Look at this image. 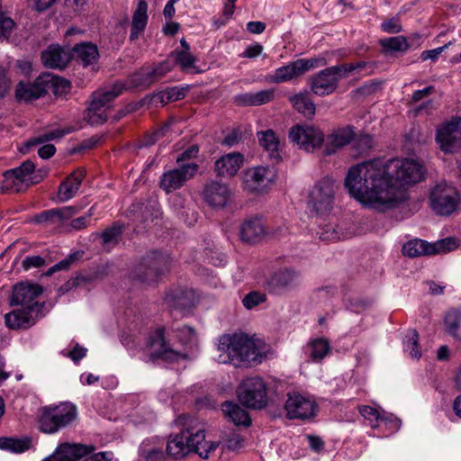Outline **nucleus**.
Here are the masks:
<instances>
[{
  "instance_id": "nucleus-1",
  "label": "nucleus",
  "mask_w": 461,
  "mask_h": 461,
  "mask_svg": "<svg viewBox=\"0 0 461 461\" xmlns=\"http://www.w3.org/2000/svg\"><path fill=\"white\" fill-rule=\"evenodd\" d=\"M425 172L415 159H375L350 167L345 186L356 200L384 211L406 200L404 187L422 181Z\"/></svg>"
},
{
  "instance_id": "nucleus-36",
  "label": "nucleus",
  "mask_w": 461,
  "mask_h": 461,
  "mask_svg": "<svg viewBox=\"0 0 461 461\" xmlns=\"http://www.w3.org/2000/svg\"><path fill=\"white\" fill-rule=\"evenodd\" d=\"M431 248V243L415 239L403 245L402 253L409 258L430 256L432 251Z\"/></svg>"
},
{
  "instance_id": "nucleus-33",
  "label": "nucleus",
  "mask_w": 461,
  "mask_h": 461,
  "mask_svg": "<svg viewBox=\"0 0 461 461\" xmlns=\"http://www.w3.org/2000/svg\"><path fill=\"white\" fill-rule=\"evenodd\" d=\"M148 4L145 0H140L133 13L130 39L136 40L144 31L148 22Z\"/></svg>"
},
{
  "instance_id": "nucleus-17",
  "label": "nucleus",
  "mask_w": 461,
  "mask_h": 461,
  "mask_svg": "<svg viewBox=\"0 0 461 461\" xmlns=\"http://www.w3.org/2000/svg\"><path fill=\"white\" fill-rule=\"evenodd\" d=\"M94 450L92 446L66 442L59 444L54 453L42 461H78Z\"/></svg>"
},
{
  "instance_id": "nucleus-32",
  "label": "nucleus",
  "mask_w": 461,
  "mask_h": 461,
  "mask_svg": "<svg viewBox=\"0 0 461 461\" xmlns=\"http://www.w3.org/2000/svg\"><path fill=\"white\" fill-rule=\"evenodd\" d=\"M221 411L226 418L232 421L235 425H242L248 427L251 424L249 413L239 404L233 402H224L221 404Z\"/></svg>"
},
{
  "instance_id": "nucleus-23",
  "label": "nucleus",
  "mask_w": 461,
  "mask_h": 461,
  "mask_svg": "<svg viewBox=\"0 0 461 461\" xmlns=\"http://www.w3.org/2000/svg\"><path fill=\"white\" fill-rule=\"evenodd\" d=\"M149 345L152 348H158V351L151 354L153 360L161 357L166 360L177 361L180 358L185 357L184 354L172 350L167 344L164 336V329H158L156 330L155 335L150 339Z\"/></svg>"
},
{
  "instance_id": "nucleus-20",
  "label": "nucleus",
  "mask_w": 461,
  "mask_h": 461,
  "mask_svg": "<svg viewBox=\"0 0 461 461\" xmlns=\"http://www.w3.org/2000/svg\"><path fill=\"white\" fill-rule=\"evenodd\" d=\"M41 317L40 312L22 307L5 315V323L10 330H27L33 326Z\"/></svg>"
},
{
  "instance_id": "nucleus-46",
  "label": "nucleus",
  "mask_w": 461,
  "mask_h": 461,
  "mask_svg": "<svg viewBox=\"0 0 461 461\" xmlns=\"http://www.w3.org/2000/svg\"><path fill=\"white\" fill-rule=\"evenodd\" d=\"M35 169L34 163L28 159L24 161L20 167L13 168V171L21 178L22 183L28 186L33 183L32 174Z\"/></svg>"
},
{
  "instance_id": "nucleus-37",
  "label": "nucleus",
  "mask_w": 461,
  "mask_h": 461,
  "mask_svg": "<svg viewBox=\"0 0 461 461\" xmlns=\"http://www.w3.org/2000/svg\"><path fill=\"white\" fill-rule=\"evenodd\" d=\"M299 274L292 268H283L274 273L270 285L275 288H286L293 285L298 279Z\"/></svg>"
},
{
  "instance_id": "nucleus-6",
  "label": "nucleus",
  "mask_w": 461,
  "mask_h": 461,
  "mask_svg": "<svg viewBox=\"0 0 461 461\" xmlns=\"http://www.w3.org/2000/svg\"><path fill=\"white\" fill-rule=\"evenodd\" d=\"M237 393L240 402L247 408L260 410L267 403V384L260 377L244 379Z\"/></svg>"
},
{
  "instance_id": "nucleus-19",
  "label": "nucleus",
  "mask_w": 461,
  "mask_h": 461,
  "mask_svg": "<svg viewBox=\"0 0 461 461\" xmlns=\"http://www.w3.org/2000/svg\"><path fill=\"white\" fill-rule=\"evenodd\" d=\"M172 69V67L168 60H165L159 63L153 68H141L140 71L133 74L128 81L129 86H149L154 81L158 80L164 77L167 72Z\"/></svg>"
},
{
  "instance_id": "nucleus-3",
  "label": "nucleus",
  "mask_w": 461,
  "mask_h": 461,
  "mask_svg": "<svg viewBox=\"0 0 461 461\" xmlns=\"http://www.w3.org/2000/svg\"><path fill=\"white\" fill-rule=\"evenodd\" d=\"M218 443L205 440L204 430L187 427L179 433L169 436L167 443V456L175 460L186 456L190 452L198 454L202 458H208Z\"/></svg>"
},
{
  "instance_id": "nucleus-42",
  "label": "nucleus",
  "mask_w": 461,
  "mask_h": 461,
  "mask_svg": "<svg viewBox=\"0 0 461 461\" xmlns=\"http://www.w3.org/2000/svg\"><path fill=\"white\" fill-rule=\"evenodd\" d=\"M97 104V100H91L85 115V120L91 125L103 124L108 118V111Z\"/></svg>"
},
{
  "instance_id": "nucleus-31",
  "label": "nucleus",
  "mask_w": 461,
  "mask_h": 461,
  "mask_svg": "<svg viewBox=\"0 0 461 461\" xmlns=\"http://www.w3.org/2000/svg\"><path fill=\"white\" fill-rule=\"evenodd\" d=\"M167 303L178 309H187L194 306L196 297L193 290L176 289L166 296Z\"/></svg>"
},
{
  "instance_id": "nucleus-57",
  "label": "nucleus",
  "mask_w": 461,
  "mask_h": 461,
  "mask_svg": "<svg viewBox=\"0 0 461 461\" xmlns=\"http://www.w3.org/2000/svg\"><path fill=\"white\" fill-rule=\"evenodd\" d=\"M373 146V140L368 134L360 135L354 142V148L359 154L368 151Z\"/></svg>"
},
{
  "instance_id": "nucleus-40",
  "label": "nucleus",
  "mask_w": 461,
  "mask_h": 461,
  "mask_svg": "<svg viewBox=\"0 0 461 461\" xmlns=\"http://www.w3.org/2000/svg\"><path fill=\"white\" fill-rule=\"evenodd\" d=\"M294 108L306 117L315 114V104L306 93L296 94L290 97Z\"/></svg>"
},
{
  "instance_id": "nucleus-8",
  "label": "nucleus",
  "mask_w": 461,
  "mask_h": 461,
  "mask_svg": "<svg viewBox=\"0 0 461 461\" xmlns=\"http://www.w3.org/2000/svg\"><path fill=\"white\" fill-rule=\"evenodd\" d=\"M344 78L340 64L326 68L310 77L311 90L319 96L329 95L336 91L339 82Z\"/></svg>"
},
{
  "instance_id": "nucleus-51",
  "label": "nucleus",
  "mask_w": 461,
  "mask_h": 461,
  "mask_svg": "<svg viewBox=\"0 0 461 461\" xmlns=\"http://www.w3.org/2000/svg\"><path fill=\"white\" fill-rule=\"evenodd\" d=\"M340 67L342 68L345 78H347L351 74L359 73L367 68H370L371 70L373 69L372 64L364 60L352 63H341Z\"/></svg>"
},
{
  "instance_id": "nucleus-43",
  "label": "nucleus",
  "mask_w": 461,
  "mask_h": 461,
  "mask_svg": "<svg viewBox=\"0 0 461 461\" xmlns=\"http://www.w3.org/2000/svg\"><path fill=\"white\" fill-rule=\"evenodd\" d=\"M25 185L22 183L21 178L13 171V169L5 171L2 176L0 182V192H14L18 193L23 189Z\"/></svg>"
},
{
  "instance_id": "nucleus-15",
  "label": "nucleus",
  "mask_w": 461,
  "mask_h": 461,
  "mask_svg": "<svg viewBox=\"0 0 461 461\" xmlns=\"http://www.w3.org/2000/svg\"><path fill=\"white\" fill-rule=\"evenodd\" d=\"M198 171V165L194 162L180 166L178 168L165 172L160 179V187L169 194L181 188L188 180L193 178Z\"/></svg>"
},
{
  "instance_id": "nucleus-12",
  "label": "nucleus",
  "mask_w": 461,
  "mask_h": 461,
  "mask_svg": "<svg viewBox=\"0 0 461 461\" xmlns=\"http://www.w3.org/2000/svg\"><path fill=\"white\" fill-rule=\"evenodd\" d=\"M289 139L299 149L307 152H313L322 145L324 134L318 128L312 125H295L289 131Z\"/></svg>"
},
{
  "instance_id": "nucleus-63",
  "label": "nucleus",
  "mask_w": 461,
  "mask_h": 461,
  "mask_svg": "<svg viewBox=\"0 0 461 461\" xmlns=\"http://www.w3.org/2000/svg\"><path fill=\"white\" fill-rule=\"evenodd\" d=\"M262 50H263L262 45H260L258 43H255V44H252V45H249L247 47V49L245 50V51L242 54V57L253 59V58L259 56L261 54Z\"/></svg>"
},
{
  "instance_id": "nucleus-26",
  "label": "nucleus",
  "mask_w": 461,
  "mask_h": 461,
  "mask_svg": "<svg viewBox=\"0 0 461 461\" xmlns=\"http://www.w3.org/2000/svg\"><path fill=\"white\" fill-rule=\"evenodd\" d=\"M85 176L86 170L83 168L74 171L69 176H68L59 187V200L64 203L73 198L77 194Z\"/></svg>"
},
{
  "instance_id": "nucleus-55",
  "label": "nucleus",
  "mask_w": 461,
  "mask_h": 461,
  "mask_svg": "<svg viewBox=\"0 0 461 461\" xmlns=\"http://www.w3.org/2000/svg\"><path fill=\"white\" fill-rule=\"evenodd\" d=\"M81 209L82 207L78 206H65L55 209L57 222L71 219L74 215L78 213Z\"/></svg>"
},
{
  "instance_id": "nucleus-14",
  "label": "nucleus",
  "mask_w": 461,
  "mask_h": 461,
  "mask_svg": "<svg viewBox=\"0 0 461 461\" xmlns=\"http://www.w3.org/2000/svg\"><path fill=\"white\" fill-rule=\"evenodd\" d=\"M436 141L443 152L454 153L461 144V118L441 124L437 130Z\"/></svg>"
},
{
  "instance_id": "nucleus-38",
  "label": "nucleus",
  "mask_w": 461,
  "mask_h": 461,
  "mask_svg": "<svg viewBox=\"0 0 461 461\" xmlns=\"http://www.w3.org/2000/svg\"><path fill=\"white\" fill-rule=\"evenodd\" d=\"M307 350L311 359L314 362L321 361L328 354L330 353L331 347L328 339L319 338L311 340L307 345Z\"/></svg>"
},
{
  "instance_id": "nucleus-30",
  "label": "nucleus",
  "mask_w": 461,
  "mask_h": 461,
  "mask_svg": "<svg viewBox=\"0 0 461 461\" xmlns=\"http://www.w3.org/2000/svg\"><path fill=\"white\" fill-rule=\"evenodd\" d=\"M273 89L261 90L256 93H244L234 97L235 102L240 105L258 106L269 103L274 99Z\"/></svg>"
},
{
  "instance_id": "nucleus-2",
  "label": "nucleus",
  "mask_w": 461,
  "mask_h": 461,
  "mask_svg": "<svg viewBox=\"0 0 461 461\" xmlns=\"http://www.w3.org/2000/svg\"><path fill=\"white\" fill-rule=\"evenodd\" d=\"M218 350L226 354L224 357L220 355L219 362L230 363L236 367L257 366L264 357L260 341L252 339L245 334L221 336Z\"/></svg>"
},
{
  "instance_id": "nucleus-21",
  "label": "nucleus",
  "mask_w": 461,
  "mask_h": 461,
  "mask_svg": "<svg viewBox=\"0 0 461 461\" xmlns=\"http://www.w3.org/2000/svg\"><path fill=\"white\" fill-rule=\"evenodd\" d=\"M244 157L240 152L228 153L214 163V170L219 176L230 178L234 176L243 165Z\"/></svg>"
},
{
  "instance_id": "nucleus-49",
  "label": "nucleus",
  "mask_w": 461,
  "mask_h": 461,
  "mask_svg": "<svg viewBox=\"0 0 461 461\" xmlns=\"http://www.w3.org/2000/svg\"><path fill=\"white\" fill-rule=\"evenodd\" d=\"M381 45L393 51H404L409 48L407 40L402 36H396L381 40Z\"/></svg>"
},
{
  "instance_id": "nucleus-64",
  "label": "nucleus",
  "mask_w": 461,
  "mask_h": 461,
  "mask_svg": "<svg viewBox=\"0 0 461 461\" xmlns=\"http://www.w3.org/2000/svg\"><path fill=\"white\" fill-rule=\"evenodd\" d=\"M86 348L77 345L72 350L68 353V357H70L75 363L81 360L86 354Z\"/></svg>"
},
{
  "instance_id": "nucleus-11",
  "label": "nucleus",
  "mask_w": 461,
  "mask_h": 461,
  "mask_svg": "<svg viewBox=\"0 0 461 461\" xmlns=\"http://www.w3.org/2000/svg\"><path fill=\"white\" fill-rule=\"evenodd\" d=\"M325 64L326 59L323 58L296 59L295 61L276 68L275 73L271 76L270 81L276 84L291 81L303 76L310 69L324 66Z\"/></svg>"
},
{
  "instance_id": "nucleus-47",
  "label": "nucleus",
  "mask_w": 461,
  "mask_h": 461,
  "mask_svg": "<svg viewBox=\"0 0 461 461\" xmlns=\"http://www.w3.org/2000/svg\"><path fill=\"white\" fill-rule=\"evenodd\" d=\"M404 348L410 351V356L412 358L419 359L421 356L419 350V334L415 330L407 331L406 339L404 340Z\"/></svg>"
},
{
  "instance_id": "nucleus-59",
  "label": "nucleus",
  "mask_w": 461,
  "mask_h": 461,
  "mask_svg": "<svg viewBox=\"0 0 461 461\" xmlns=\"http://www.w3.org/2000/svg\"><path fill=\"white\" fill-rule=\"evenodd\" d=\"M82 254L83 252L81 251H77L75 253L70 254L68 258L55 264L54 269H59V271L68 269L72 266V264H74L82 257Z\"/></svg>"
},
{
  "instance_id": "nucleus-44",
  "label": "nucleus",
  "mask_w": 461,
  "mask_h": 461,
  "mask_svg": "<svg viewBox=\"0 0 461 461\" xmlns=\"http://www.w3.org/2000/svg\"><path fill=\"white\" fill-rule=\"evenodd\" d=\"M258 140L260 146L269 152L270 157L276 158L278 156L279 140L272 130L261 131L258 136Z\"/></svg>"
},
{
  "instance_id": "nucleus-28",
  "label": "nucleus",
  "mask_w": 461,
  "mask_h": 461,
  "mask_svg": "<svg viewBox=\"0 0 461 461\" xmlns=\"http://www.w3.org/2000/svg\"><path fill=\"white\" fill-rule=\"evenodd\" d=\"M45 95L44 82L41 81V76L33 84L20 82L15 90V96L18 100L30 102L38 99Z\"/></svg>"
},
{
  "instance_id": "nucleus-56",
  "label": "nucleus",
  "mask_w": 461,
  "mask_h": 461,
  "mask_svg": "<svg viewBox=\"0 0 461 461\" xmlns=\"http://www.w3.org/2000/svg\"><path fill=\"white\" fill-rule=\"evenodd\" d=\"M89 223L87 217L80 216L71 220L68 223L64 224L63 228L67 232H72L87 228Z\"/></svg>"
},
{
  "instance_id": "nucleus-62",
  "label": "nucleus",
  "mask_w": 461,
  "mask_h": 461,
  "mask_svg": "<svg viewBox=\"0 0 461 461\" xmlns=\"http://www.w3.org/2000/svg\"><path fill=\"white\" fill-rule=\"evenodd\" d=\"M199 152V148L197 145H192L190 148H188L186 150L182 152L177 158H176V163L180 164L183 161L186 159H190L193 158H195Z\"/></svg>"
},
{
  "instance_id": "nucleus-53",
  "label": "nucleus",
  "mask_w": 461,
  "mask_h": 461,
  "mask_svg": "<svg viewBox=\"0 0 461 461\" xmlns=\"http://www.w3.org/2000/svg\"><path fill=\"white\" fill-rule=\"evenodd\" d=\"M266 300L267 296L265 294L253 291L244 296L242 299V303L246 309L251 310L252 308L264 303Z\"/></svg>"
},
{
  "instance_id": "nucleus-34",
  "label": "nucleus",
  "mask_w": 461,
  "mask_h": 461,
  "mask_svg": "<svg viewBox=\"0 0 461 461\" xmlns=\"http://www.w3.org/2000/svg\"><path fill=\"white\" fill-rule=\"evenodd\" d=\"M32 447V439L30 437H1L0 449L14 454H22Z\"/></svg>"
},
{
  "instance_id": "nucleus-13",
  "label": "nucleus",
  "mask_w": 461,
  "mask_h": 461,
  "mask_svg": "<svg viewBox=\"0 0 461 461\" xmlns=\"http://www.w3.org/2000/svg\"><path fill=\"white\" fill-rule=\"evenodd\" d=\"M42 294V288L37 284L20 283L14 288L10 299L11 305H21L32 311L40 312L43 304L38 302V297Z\"/></svg>"
},
{
  "instance_id": "nucleus-60",
  "label": "nucleus",
  "mask_w": 461,
  "mask_h": 461,
  "mask_svg": "<svg viewBox=\"0 0 461 461\" xmlns=\"http://www.w3.org/2000/svg\"><path fill=\"white\" fill-rule=\"evenodd\" d=\"M381 27L384 32L387 33H397L402 31V25L400 23L399 19L397 18H392L387 21H384Z\"/></svg>"
},
{
  "instance_id": "nucleus-45",
  "label": "nucleus",
  "mask_w": 461,
  "mask_h": 461,
  "mask_svg": "<svg viewBox=\"0 0 461 461\" xmlns=\"http://www.w3.org/2000/svg\"><path fill=\"white\" fill-rule=\"evenodd\" d=\"M140 455L146 461H166L167 452L164 453L160 447L151 446L149 441H144L140 447Z\"/></svg>"
},
{
  "instance_id": "nucleus-27",
  "label": "nucleus",
  "mask_w": 461,
  "mask_h": 461,
  "mask_svg": "<svg viewBox=\"0 0 461 461\" xmlns=\"http://www.w3.org/2000/svg\"><path fill=\"white\" fill-rule=\"evenodd\" d=\"M265 234V227L258 218L249 219L240 225V235L243 242L257 243Z\"/></svg>"
},
{
  "instance_id": "nucleus-61",
  "label": "nucleus",
  "mask_w": 461,
  "mask_h": 461,
  "mask_svg": "<svg viewBox=\"0 0 461 461\" xmlns=\"http://www.w3.org/2000/svg\"><path fill=\"white\" fill-rule=\"evenodd\" d=\"M35 221L37 223H57L55 209L47 210L36 215Z\"/></svg>"
},
{
  "instance_id": "nucleus-4",
  "label": "nucleus",
  "mask_w": 461,
  "mask_h": 461,
  "mask_svg": "<svg viewBox=\"0 0 461 461\" xmlns=\"http://www.w3.org/2000/svg\"><path fill=\"white\" fill-rule=\"evenodd\" d=\"M40 429L45 433H55L72 423L77 415V407L70 402L43 407L41 411Z\"/></svg>"
},
{
  "instance_id": "nucleus-39",
  "label": "nucleus",
  "mask_w": 461,
  "mask_h": 461,
  "mask_svg": "<svg viewBox=\"0 0 461 461\" xmlns=\"http://www.w3.org/2000/svg\"><path fill=\"white\" fill-rule=\"evenodd\" d=\"M171 56L183 71L187 73L201 72L195 66L197 59L190 51L176 50L171 53Z\"/></svg>"
},
{
  "instance_id": "nucleus-48",
  "label": "nucleus",
  "mask_w": 461,
  "mask_h": 461,
  "mask_svg": "<svg viewBox=\"0 0 461 461\" xmlns=\"http://www.w3.org/2000/svg\"><path fill=\"white\" fill-rule=\"evenodd\" d=\"M458 243L455 238L448 237L442 239L435 243H431V255L450 252L456 249Z\"/></svg>"
},
{
  "instance_id": "nucleus-25",
  "label": "nucleus",
  "mask_w": 461,
  "mask_h": 461,
  "mask_svg": "<svg viewBox=\"0 0 461 461\" xmlns=\"http://www.w3.org/2000/svg\"><path fill=\"white\" fill-rule=\"evenodd\" d=\"M127 88H131L128 82H116L109 87L98 89L94 92L91 95V100H97L98 106L109 111L112 107L113 101Z\"/></svg>"
},
{
  "instance_id": "nucleus-9",
  "label": "nucleus",
  "mask_w": 461,
  "mask_h": 461,
  "mask_svg": "<svg viewBox=\"0 0 461 461\" xmlns=\"http://www.w3.org/2000/svg\"><path fill=\"white\" fill-rule=\"evenodd\" d=\"M459 195L455 187L441 182L436 185L430 194V204L439 215L448 216L456 211Z\"/></svg>"
},
{
  "instance_id": "nucleus-41",
  "label": "nucleus",
  "mask_w": 461,
  "mask_h": 461,
  "mask_svg": "<svg viewBox=\"0 0 461 461\" xmlns=\"http://www.w3.org/2000/svg\"><path fill=\"white\" fill-rule=\"evenodd\" d=\"M448 334L461 341V309L448 311L444 318Z\"/></svg>"
},
{
  "instance_id": "nucleus-16",
  "label": "nucleus",
  "mask_w": 461,
  "mask_h": 461,
  "mask_svg": "<svg viewBox=\"0 0 461 461\" xmlns=\"http://www.w3.org/2000/svg\"><path fill=\"white\" fill-rule=\"evenodd\" d=\"M202 196L203 201L212 208H223L232 199L230 186L218 180L207 181L203 186Z\"/></svg>"
},
{
  "instance_id": "nucleus-18",
  "label": "nucleus",
  "mask_w": 461,
  "mask_h": 461,
  "mask_svg": "<svg viewBox=\"0 0 461 461\" xmlns=\"http://www.w3.org/2000/svg\"><path fill=\"white\" fill-rule=\"evenodd\" d=\"M315 402L301 394L288 395L285 410L289 419H309L315 413Z\"/></svg>"
},
{
  "instance_id": "nucleus-22",
  "label": "nucleus",
  "mask_w": 461,
  "mask_h": 461,
  "mask_svg": "<svg viewBox=\"0 0 461 461\" xmlns=\"http://www.w3.org/2000/svg\"><path fill=\"white\" fill-rule=\"evenodd\" d=\"M355 138L354 127L345 126L331 131L327 136L325 154L331 155L338 149L345 147Z\"/></svg>"
},
{
  "instance_id": "nucleus-52",
  "label": "nucleus",
  "mask_w": 461,
  "mask_h": 461,
  "mask_svg": "<svg viewBox=\"0 0 461 461\" xmlns=\"http://www.w3.org/2000/svg\"><path fill=\"white\" fill-rule=\"evenodd\" d=\"M122 232V227L118 224H114L111 228L106 229L100 234L103 239V245L116 244Z\"/></svg>"
},
{
  "instance_id": "nucleus-10",
  "label": "nucleus",
  "mask_w": 461,
  "mask_h": 461,
  "mask_svg": "<svg viewBox=\"0 0 461 461\" xmlns=\"http://www.w3.org/2000/svg\"><path fill=\"white\" fill-rule=\"evenodd\" d=\"M276 174L268 167H253L242 175V187L250 194L266 193L273 185Z\"/></svg>"
},
{
  "instance_id": "nucleus-58",
  "label": "nucleus",
  "mask_w": 461,
  "mask_h": 461,
  "mask_svg": "<svg viewBox=\"0 0 461 461\" xmlns=\"http://www.w3.org/2000/svg\"><path fill=\"white\" fill-rule=\"evenodd\" d=\"M46 260L44 258L39 255L28 256L26 257L23 262L22 266L25 270H29L31 268H38L46 265Z\"/></svg>"
},
{
  "instance_id": "nucleus-5",
  "label": "nucleus",
  "mask_w": 461,
  "mask_h": 461,
  "mask_svg": "<svg viewBox=\"0 0 461 461\" xmlns=\"http://www.w3.org/2000/svg\"><path fill=\"white\" fill-rule=\"evenodd\" d=\"M171 258L167 254L156 250L146 254L134 269V277L150 283L169 270Z\"/></svg>"
},
{
  "instance_id": "nucleus-7",
  "label": "nucleus",
  "mask_w": 461,
  "mask_h": 461,
  "mask_svg": "<svg viewBox=\"0 0 461 461\" xmlns=\"http://www.w3.org/2000/svg\"><path fill=\"white\" fill-rule=\"evenodd\" d=\"M334 195L335 185L333 179L323 177L310 191L308 206L317 215H326L333 208Z\"/></svg>"
},
{
  "instance_id": "nucleus-35",
  "label": "nucleus",
  "mask_w": 461,
  "mask_h": 461,
  "mask_svg": "<svg viewBox=\"0 0 461 461\" xmlns=\"http://www.w3.org/2000/svg\"><path fill=\"white\" fill-rule=\"evenodd\" d=\"M41 81L44 82L45 94L51 91L55 95H63L68 93L71 87L68 80L50 73L41 75Z\"/></svg>"
},
{
  "instance_id": "nucleus-29",
  "label": "nucleus",
  "mask_w": 461,
  "mask_h": 461,
  "mask_svg": "<svg viewBox=\"0 0 461 461\" xmlns=\"http://www.w3.org/2000/svg\"><path fill=\"white\" fill-rule=\"evenodd\" d=\"M71 59L77 60L84 67L93 64L99 57L97 47L91 42L76 44L70 52Z\"/></svg>"
},
{
  "instance_id": "nucleus-54",
  "label": "nucleus",
  "mask_w": 461,
  "mask_h": 461,
  "mask_svg": "<svg viewBox=\"0 0 461 461\" xmlns=\"http://www.w3.org/2000/svg\"><path fill=\"white\" fill-rule=\"evenodd\" d=\"M63 136V132L62 131H50L48 133H45V134H42L37 138H33V139H31L29 140L27 142H26V148L29 149L32 146H36L38 144H41V143H43L45 141H48V140H54V139H57V138H60Z\"/></svg>"
},
{
  "instance_id": "nucleus-50",
  "label": "nucleus",
  "mask_w": 461,
  "mask_h": 461,
  "mask_svg": "<svg viewBox=\"0 0 461 461\" xmlns=\"http://www.w3.org/2000/svg\"><path fill=\"white\" fill-rule=\"evenodd\" d=\"M359 412L365 419L370 420V425L373 428H376L379 421H386L388 420L382 416L376 409L371 406L363 405L359 407Z\"/></svg>"
},
{
  "instance_id": "nucleus-24",
  "label": "nucleus",
  "mask_w": 461,
  "mask_h": 461,
  "mask_svg": "<svg viewBox=\"0 0 461 461\" xmlns=\"http://www.w3.org/2000/svg\"><path fill=\"white\" fill-rule=\"evenodd\" d=\"M44 66L50 68H64L71 60L70 52L59 45H50L41 53Z\"/></svg>"
}]
</instances>
